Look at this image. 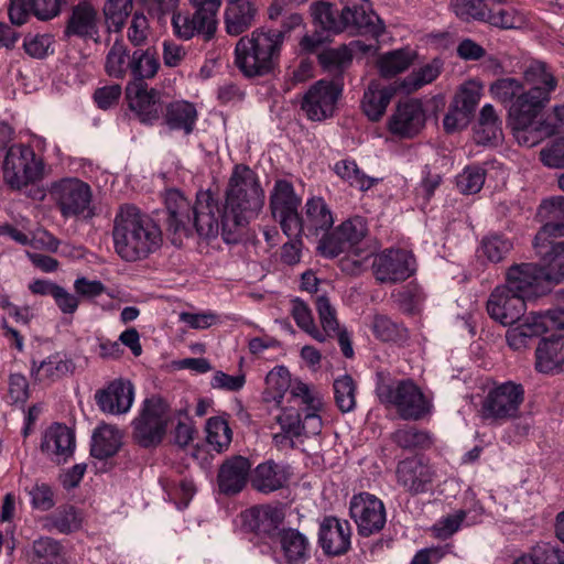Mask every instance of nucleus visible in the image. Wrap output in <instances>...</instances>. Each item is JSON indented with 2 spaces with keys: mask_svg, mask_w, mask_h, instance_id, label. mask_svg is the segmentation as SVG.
Returning a JSON list of instances; mask_svg holds the SVG:
<instances>
[{
  "mask_svg": "<svg viewBox=\"0 0 564 564\" xmlns=\"http://www.w3.org/2000/svg\"><path fill=\"white\" fill-rule=\"evenodd\" d=\"M523 78L530 88L525 89L520 79L503 77L491 83L489 91L494 99L508 108V123L518 143L532 148L545 137L540 131V123L532 126L549 104L557 80L542 62L531 63Z\"/></svg>",
  "mask_w": 564,
  "mask_h": 564,
  "instance_id": "f257e3e1",
  "label": "nucleus"
},
{
  "mask_svg": "<svg viewBox=\"0 0 564 564\" xmlns=\"http://www.w3.org/2000/svg\"><path fill=\"white\" fill-rule=\"evenodd\" d=\"M263 203L264 192L256 178H230L224 209L209 189L197 193L191 228L200 237L210 239L221 234L226 243H235L240 229L258 216Z\"/></svg>",
  "mask_w": 564,
  "mask_h": 564,
  "instance_id": "f03ea898",
  "label": "nucleus"
},
{
  "mask_svg": "<svg viewBox=\"0 0 564 564\" xmlns=\"http://www.w3.org/2000/svg\"><path fill=\"white\" fill-rule=\"evenodd\" d=\"M558 224L542 226L534 238V249L541 258L542 267L534 263H521L510 267L506 274L505 286H509L523 300L544 294L549 284H557L564 280V239L546 249L550 237L563 231Z\"/></svg>",
  "mask_w": 564,
  "mask_h": 564,
  "instance_id": "7ed1b4c3",
  "label": "nucleus"
},
{
  "mask_svg": "<svg viewBox=\"0 0 564 564\" xmlns=\"http://www.w3.org/2000/svg\"><path fill=\"white\" fill-rule=\"evenodd\" d=\"M113 245L124 261H138L154 252L162 242L160 227L135 206L123 205L115 218Z\"/></svg>",
  "mask_w": 564,
  "mask_h": 564,
  "instance_id": "20e7f679",
  "label": "nucleus"
},
{
  "mask_svg": "<svg viewBox=\"0 0 564 564\" xmlns=\"http://www.w3.org/2000/svg\"><path fill=\"white\" fill-rule=\"evenodd\" d=\"M367 230L364 218H350L323 237L317 249L325 258L340 257L339 264L344 272L359 274L376 252V247L365 239Z\"/></svg>",
  "mask_w": 564,
  "mask_h": 564,
  "instance_id": "39448f33",
  "label": "nucleus"
},
{
  "mask_svg": "<svg viewBox=\"0 0 564 564\" xmlns=\"http://www.w3.org/2000/svg\"><path fill=\"white\" fill-rule=\"evenodd\" d=\"M282 34L259 28L241 36L235 47V65L248 78L263 77L274 72L280 63Z\"/></svg>",
  "mask_w": 564,
  "mask_h": 564,
  "instance_id": "423d86ee",
  "label": "nucleus"
},
{
  "mask_svg": "<svg viewBox=\"0 0 564 564\" xmlns=\"http://www.w3.org/2000/svg\"><path fill=\"white\" fill-rule=\"evenodd\" d=\"M381 403L394 409L406 421L422 420L433 412V397L413 380L380 381L376 388Z\"/></svg>",
  "mask_w": 564,
  "mask_h": 564,
  "instance_id": "0eeeda50",
  "label": "nucleus"
},
{
  "mask_svg": "<svg viewBox=\"0 0 564 564\" xmlns=\"http://www.w3.org/2000/svg\"><path fill=\"white\" fill-rule=\"evenodd\" d=\"M503 0H451L455 15L464 22H482L509 30L523 24V15L512 8L501 7Z\"/></svg>",
  "mask_w": 564,
  "mask_h": 564,
  "instance_id": "6e6552de",
  "label": "nucleus"
},
{
  "mask_svg": "<svg viewBox=\"0 0 564 564\" xmlns=\"http://www.w3.org/2000/svg\"><path fill=\"white\" fill-rule=\"evenodd\" d=\"M170 420L169 405L162 398H147L131 423L134 440L143 447L158 445L163 440Z\"/></svg>",
  "mask_w": 564,
  "mask_h": 564,
  "instance_id": "1a4fd4ad",
  "label": "nucleus"
},
{
  "mask_svg": "<svg viewBox=\"0 0 564 564\" xmlns=\"http://www.w3.org/2000/svg\"><path fill=\"white\" fill-rule=\"evenodd\" d=\"M194 13L174 14L173 28L175 34L184 40L194 35H203L206 41L214 37L217 30V12L221 0H189Z\"/></svg>",
  "mask_w": 564,
  "mask_h": 564,
  "instance_id": "9d476101",
  "label": "nucleus"
},
{
  "mask_svg": "<svg viewBox=\"0 0 564 564\" xmlns=\"http://www.w3.org/2000/svg\"><path fill=\"white\" fill-rule=\"evenodd\" d=\"M524 400L520 383L506 381L490 387L481 403V415L486 420L502 422L518 415Z\"/></svg>",
  "mask_w": 564,
  "mask_h": 564,
  "instance_id": "9b49d317",
  "label": "nucleus"
},
{
  "mask_svg": "<svg viewBox=\"0 0 564 564\" xmlns=\"http://www.w3.org/2000/svg\"><path fill=\"white\" fill-rule=\"evenodd\" d=\"M397 480L412 495L432 492L443 480L441 470L429 462L412 457L401 460L397 467Z\"/></svg>",
  "mask_w": 564,
  "mask_h": 564,
  "instance_id": "f8f14e48",
  "label": "nucleus"
},
{
  "mask_svg": "<svg viewBox=\"0 0 564 564\" xmlns=\"http://www.w3.org/2000/svg\"><path fill=\"white\" fill-rule=\"evenodd\" d=\"M301 197L294 193L293 186L285 178H280L270 198V207L275 220L289 238H299V206Z\"/></svg>",
  "mask_w": 564,
  "mask_h": 564,
  "instance_id": "ddd939ff",
  "label": "nucleus"
},
{
  "mask_svg": "<svg viewBox=\"0 0 564 564\" xmlns=\"http://www.w3.org/2000/svg\"><path fill=\"white\" fill-rule=\"evenodd\" d=\"M344 83L321 79L316 82L303 96L302 110L313 121H322L332 117L336 104L341 96Z\"/></svg>",
  "mask_w": 564,
  "mask_h": 564,
  "instance_id": "4468645a",
  "label": "nucleus"
},
{
  "mask_svg": "<svg viewBox=\"0 0 564 564\" xmlns=\"http://www.w3.org/2000/svg\"><path fill=\"white\" fill-rule=\"evenodd\" d=\"M480 96V87L476 83L468 82L460 86L443 119V128L446 133L457 132L469 124Z\"/></svg>",
  "mask_w": 564,
  "mask_h": 564,
  "instance_id": "2eb2a0df",
  "label": "nucleus"
},
{
  "mask_svg": "<svg viewBox=\"0 0 564 564\" xmlns=\"http://www.w3.org/2000/svg\"><path fill=\"white\" fill-rule=\"evenodd\" d=\"M343 18L345 31L351 34L378 39L384 32V24L369 0H345Z\"/></svg>",
  "mask_w": 564,
  "mask_h": 564,
  "instance_id": "dca6fc26",
  "label": "nucleus"
},
{
  "mask_svg": "<svg viewBox=\"0 0 564 564\" xmlns=\"http://www.w3.org/2000/svg\"><path fill=\"white\" fill-rule=\"evenodd\" d=\"M486 311L496 323L510 327L525 313V300L503 284L496 286L488 296Z\"/></svg>",
  "mask_w": 564,
  "mask_h": 564,
  "instance_id": "f3484780",
  "label": "nucleus"
},
{
  "mask_svg": "<svg viewBox=\"0 0 564 564\" xmlns=\"http://www.w3.org/2000/svg\"><path fill=\"white\" fill-rule=\"evenodd\" d=\"M373 273L380 282L395 283L409 279L415 272V260L411 251L389 249L376 257Z\"/></svg>",
  "mask_w": 564,
  "mask_h": 564,
  "instance_id": "a211bd4d",
  "label": "nucleus"
},
{
  "mask_svg": "<svg viewBox=\"0 0 564 564\" xmlns=\"http://www.w3.org/2000/svg\"><path fill=\"white\" fill-rule=\"evenodd\" d=\"M350 514L359 533L366 536L379 532L386 523V509L382 501L368 492L352 497Z\"/></svg>",
  "mask_w": 564,
  "mask_h": 564,
  "instance_id": "6ab92c4d",
  "label": "nucleus"
},
{
  "mask_svg": "<svg viewBox=\"0 0 564 564\" xmlns=\"http://www.w3.org/2000/svg\"><path fill=\"white\" fill-rule=\"evenodd\" d=\"M426 121L423 105L419 99L400 101L388 119V130L401 139H412L424 128Z\"/></svg>",
  "mask_w": 564,
  "mask_h": 564,
  "instance_id": "aec40b11",
  "label": "nucleus"
},
{
  "mask_svg": "<svg viewBox=\"0 0 564 564\" xmlns=\"http://www.w3.org/2000/svg\"><path fill=\"white\" fill-rule=\"evenodd\" d=\"M95 399L102 412L112 415L126 414L133 404L134 388L128 380H113L105 389L97 391Z\"/></svg>",
  "mask_w": 564,
  "mask_h": 564,
  "instance_id": "412c9836",
  "label": "nucleus"
},
{
  "mask_svg": "<svg viewBox=\"0 0 564 564\" xmlns=\"http://www.w3.org/2000/svg\"><path fill=\"white\" fill-rule=\"evenodd\" d=\"M126 95L130 109L143 123H153L162 113L161 93L148 85H127Z\"/></svg>",
  "mask_w": 564,
  "mask_h": 564,
  "instance_id": "4be33fe9",
  "label": "nucleus"
},
{
  "mask_svg": "<svg viewBox=\"0 0 564 564\" xmlns=\"http://www.w3.org/2000/svg\"><path fill=\"white\" fill-rule=\"evenodd\" d=\"M76 446L74 431L65 424L55 423L46 429L41 442L42 452L53 462L65 463Z\"/></svg>",
  "mask_w": 564,
  "mask_h": 564,
  "instance_id": "5701e85b",
  "label": "nucleus"
},
{
  "mask_svg": "<svg viewBox=\"0 0 564 564\" xmlns=\"http://www.w3.org/2000/svg\"><path fill=\"white\" fill-rule=\"evenodd\" d=\"M543 321L542 312L524 313L506 332L508 347L514 351L527 349L533 338L546 334V326Z\"/></svg>",
  "mask_w": 564,
  "mask_h": 564,
  "instance_id": "b1692460",
  "label": "nucleus"
},
{
  "mask_svg": "<svg viewBox=\"0 0 564 564\" xmlns=\"http://www.w3.org/2000/svg\"><path fill=\"white\" fill-rule=\"evenodd\" d=\"M299 384L308 386L299 378H292L285 366H275L265 376V388L263 391V401L282 405L286 392H290L289 402L295 405L301 401V397L293 394L295 387Z\"/></svg>",
  "mask_w": 564,
  "mask_h": 564,
  "instance_id": "393cba45",
  "label": "nucleus"
},
{
  "mask_svg": "<svg viewBox=\"0 0 564 564\" xmlns=\"http://www.w3.org/2000/svg\"><path fill=\"white\" fill-rule=\"evenodd\" d=\"M63 194L59 197L62 212L65 216L83 215L90 217V187L79 178H62L58 184Z\"/></svg>",
  "mask_w": 564,
  "mask_h": 564,
  "instance_id": "a878e982",
  "label": "nucleus"
},
{
  "mask_svg": "<svg viewBox=\"0 0 564 564\" xmlns=\"http://www.w3.org/2000/svg\"><path fill=\"white\" fill-rule=\"evenodd\" d=\"M44 163L31 147L12 145L3 160L4 176H42Z\"/></svg>",
  "mask_w": 564,
  "mask_h": 564,
  "instance_id": "bb28decb",
  "label": "nucleus"
},
{
  "mask_svg": "<svg viewBox=\"0 0 564 564\" xmlns=\"http://www.w3.org/2000/svg\"><path fill=\"white\" fill-rule=\"evenodd\" d=\"M98 24L97 9L89 1H80L70 10L63 32L64 37L94 39L98 35Z\"/></svg>",
  "mask_w": 564,
  "mask_h": 564,
  "instance_id": "cd10ccee",
  "label": "nucleus"
},
{
  "mask_svg": "<svg viewBox=\"0 0 564 564\" xmlns=\"http://www.w3.org/2000/svg\"><path fill=\"white\" fill-rule=\"evenodd\" d=\"M351 527L347 520L328 517L319 527V544L325 553L339 555L350 547Z\"/></svg>",
  "mask_w": 564,
  "mask_h": 564,
  "instance_id": "c85d7f7f",
  "label": "nucleus"
},
{
  "mask_svg": "<svg viewBox=\"0 0 564 564\" xmlns=\"http://www.w3.org/2000/svg\"><path fill=\"white\" fill-rule=\"evenodd\" d=\"M293 394L301 397V401L296 405L305 413L302 420L303 434L306 436L319 434L323 426L321 419V412L324 406L322 395L310 386L299 383Z\"/></svg>",
  "mask_w": 564,
  "mask_h": 564,
  "instance_id": "c756f323",
  "label": "nucleus"
},
{
  "mask_svg": "<svg viewBox=\"0 0 564 564\" xmlns=\"http://www.w3.org/2000/svg\"><path fill=\"white\" fill-rule=\"evenodd\" d=\"M275 541L286 564H304L311 557V542L297 529L282 528L276 532Z\"/></svg>",
  "mask_w": 564,
  "mask_h": 564,
  "instance_id": "7c9ffc66",
  "label": "nucleus"
},
{
  "mask_svg": "<svg viewBox=\"0 0 564 564\" xmlns=\"http://www.w3.org/2000/svg\"><path fill=\"white\" fill-rule=\"evenodd\" d=\"M74 369L73 359L65 352L56 351L41 361L32 360L30 376L34 381L52 383L73 373Z\"/></svg>",
  "mask_w": 564,
  "mask_h": 564,
  "instance_id": "2f4dec72",
  "label": "nucleus"
},
{
  "mask_svg": "<svg viewBox=\"0 0 564 564\" xmlns=\"http://www.w3.org/2000/svg\"><path fill=\"white\" fill-rule=\"evenodd\" d=\"M301 225L300 236H315L321 231L328 230L333 224V214L322 197H311L305 204V214L303 217L299 216Z\"/></svg>",
  "mask_w": 564,
  "mask_h": 564,
  "instance_id": "473e14b6",
  "label": "nucleus"
},
{
  "mask_svg": "<svg viewBox=\"0 0 564 564\" xmlns=\"http://www.w3.org/2000/svg\"><path fill=\"white\" fill-rule=\"evenodd\" d=\"M284 513L281 508L272 506H258L242 513L243 523L259 534L275 535L280 530Z\"/></svg>",
  "mask_w": 564,
  "mask_h": 564,
  "instance_id": "72a5a7b5",
  "label": "nucleus"
},
{
  "mask_svg": "<svg viewBox=\"0 0 564 564\" xmlns=\"http://www.w3.org/2000/svg\"><path fill=\"white\" fill-rule=\"evenodd\" d=\"M160 66L159 55L154 46L133 50L129 73L131 79L128 85L137 86L147 84L145 80L156 76Z\"/></svg>",
  "mask_w": 564,
  "mask_h": 564,
  "instance_id": "f704fd0d",
  "label": "nucleus"
},
{
  "mask_svg": "<svg viewBox=\"0 0 564 564\" xmlns=\"http://www.w3.org/2000/svg\"><path fill=\"white\" fill-rule=\"evenodd\" d=\"M354 59L352 51L345 44L337 47L323 48L317 54L322 70L332 77L330 82L344 83V75Z\"/></svg>",
  "mask_w": 564,
  "mask_h": 564,
  "instance_id": "c9c22d12",
  "label": "nucleus"
},
{
  "mask_svg": "<svg viewBox=\"0 0 564 564\" xmlns=\"http://www.w3.org/2000/svg\"><path fill=\"white\" fill-rule=\"evenodd\" d=\"M169 213L167 224L174 232L188 234L192 224V210L187 198L177 189H167L164 196Z\"/></svg>",
  "mask_w": 564,
  "mask_h": 564,
  "instance_id": "e433bc0d",
  "label": "nucleus"
},
{
  "mask_svg": "<svg viewBox=\"0 0 564 564\" xmlns=\"http://www.w3.org/2000/svg\"><path fill=\"white\" fill-rule=\"evenodd\" d=\"M250 463L247 458L238 456L228 459L218 474L219 489L225 494L239 492L247 482L250 471Z\"/></svg>",
  "mask_w": 564,
  "mask_h": 564,
  "instance_id": "4c0bfd02",
  "label": "nucleus"
},
{
  "mask_svg": "<svg viewBox=\"0 0 564 564\" xmlns=\"http://www.w3.org/2000/svg\"><path fill=\"white\" fill-rule=\"evenodd\" d=\"M257 9L249 0L230 1L225 13L226 31L238 36L246 32L254 22Z\"/></svg>",
  "mask_w": 564,
  "mask_h": 564,
  "instance_id": "58836bf2",
  "label": "nucleus"
},
{
  "mask_svg": "<svg viewBox=\"0 0 564 564\" xmlns=\"http://www.w3.org/2000/svg\"><path fill=\"white\" fill-rule=\"evenodd\" d=\"M286 481V469L271 460L259 464L251 475L252 487L265 494L279 490Z\"/></svg>",
  "mask_w": 564,
  "mask_h": 564,
  "instance_id": "ea45409f",
  "label": "nucleus"
},
{
  "mask_svg": "<svg viewBox=\"0 0 564 564\" xmlns=\"http://www.w3.org/2000/svg\"><path fill=\"white\" fill-rule=\"evenodd\" d=\"M394 91V88L380 87L376 82L369 84L361 100V109L369 120L378 121L382 118Z\"/></svg>",
  "mask_w": 564,
  "mask_h": 564,
  "instance_id": "a19ab883",
  "label": "nucleus"
},
{
  "mask_svg": "<svg viewBox=\"0 0 564 564\" xmlns=\"http://www.w3.org/2000/svg\"><path fill=\"white\" fill-rule=\"evenodd\" d=\"M474 130V139L478 144H497L502 140L501 121L492 105L487 104L481 108Z\"/></svg>",
  "mask_w": 564,
  "mask_h": 564,
  "instance_id": "79ce46f5",
  "label": "nucleus"
},
{
  "mask_svg": "<svg viewBox=\"0 0 564 564\" xmlns=\"http://www.w3.org/2000/svg\"><path fill=\"white\" fill-rule=\"evenodd\" d=\"M122 444V433L118 427L110 424L99 425L91 441V455L99 459L115 455Z\"/></svg>",
  "mask_w": 564,
  "mask_h": 564,
  "instance_id": "37998d69",
  "label": "nucleus"
},
{
  "mask_svg": "<svg viewBox=\"0 0 564 564\" xmlns=\"http://www.w3.org/2000/svg\"><path fill=\"white\" fill-rule=\"evenodd\" d=\"M294 403L290 408H283L276 416V423L281 432L273 435V442L279 447H292L294 438L303 435L302 417Z\"/></svg>",
  "mask_w": 564,
  "mask_h": 564,
  "instance_id": "c03bdc74",
  "label": "nucleus"
},
{
  "mask_svg": "<svg viewBox=\"0 0 564 564\" xmlns=\"http://www.w3.org/2000/svg\"><path fill=\"white\" fill-rule=\"evenodd\" d=\"M563 362L561 340L543 338L535 349V369L541 373H554L561 369Z\"/></svg>",
  "mask_w": 564,
  "mask_h": 564,
  "instance_id": "a18cd8bd",
  "label": "nucleus"
},
{
  "mask_svg": "<svg viewBox=\"0 0 564 564\" xmlns=\"http://www.w3.org/2000/svg\"><path fill=\"white\" fill-rule=\"evenodd\" d=\"M132 52L122 39H117L105 57V73L113 79L123 80L130 73Z\"/></svg>",
  "mask_w": 564,
  "mask_h": 564,
  "instance_id": "49530a36",
  "label": "nucleus"
},
{
  "mask_svg": "<svg viewBox=\"0 0 564 564\" xmlns=\"http://www.w3.org/2000/svg\"><path fill=\"white\" fill-rule=\"evenodd\" d=\"M31 564H66V554L62 544L48 536L35 540L28 553Z\"/></svg>",
  "mask_w": 564,
  "mask_h": 564,
  "instance_id": "de8ad7c7",
  "label": "nucleus"
},
{
  "mask_svg": "<svg viewBox=\"0 0 564 564\" xmlns=\"http://www.w3.org/2000/svg\"><path fill=\"white\" fill-rule=\"evenodd\" d=\"M197 118L193 104L187 101L170 102L165 108L164 121L171 130H183L191 133Z\"/></svg>",
  "mask_w": 564,
  "mask_h": 564,
  "instance_id": "09e8293b",
  "label": "nucleus"
},
{
  "mask_svg": "<svg viewBox=\"0 0 564 564\" xmlns=\"http://www.w3.org/2000/svg\"><path fill=\"white\" fill-rule=\"evenodd\" d=\"M415 53L409 48H400L381 55L378 59L379 73L382 77L391 78L412 64Z\"/></svg>",
  "mask_w": 564,
  "mask_h": 564,
  "instance_id": "8fccbe9b",
  "label": "nucleus"
},
{
  "mask_svg": "<svg viewBox=\"0 0 564 564\" xmlns=\"http://www.w3.org/2000/svg\"><path fill=\"white\" fill-rule=\"evenodd\" d=\"M311 14L314 24L325 31L340 33L345 31L343 10L338 14L329 2H314L311 4Z\"/></svg>",
  "mask_w": 564,
  "mask_h": 564,
  "instance_id": "3c124183",
  "label": "nucleus"
},
{
  "mask_svg": "<svg viewBox=\"0 0 564 564\" xmlns=\"http://www.w3.org/2000/svg\"><path fill=\"white\" fill-rule=\"evenodd\" d=\"M513 564H564V550L552 543H538Z\"/></svg>",
  "mask_w": 564,
  "mask_h": 564,
  "instance_id": "603ef678",
  "label": "nucleus"
},
{
  "mask_svg": "<svg viewBox=\"0 0 564 564\" xmlns=\"http://www.w3.org/2000/svg\"><path fill=\"white\" fill-rule=\"evenodd\" d=\"M206 441L217 452L227 449L232 440V431L225 415L209 417L205 426Z\"/></svg>",
  "mask_w": 564,
  "mask_h": 564,
  "instance_id": "864d4df0",
  "label": "nucleus"
},
{
  "mask_svg": "<svg viewBox=\"0 0 564 564\" xmlns=\"http://www.w3.org/2000/svg\"><path fill=\"white\" fill-rule=\"evenodd\" d=\"M132 10V0H106L102 12L108 31L121 32Z\"/></svg>",
  "mask_w": 564,
  "mask_h": 564,
  "instance_id": "5fc2aeb1",
  "label": "nucleus"
},
{
  "mask_svg": "<svg viewBox=\"0 0 564 564\" xmlns=\"http://www.w3.org/2000/svg\"><path fill=\"white\" fill-rule=\"evenodd\" d=\"M369 327L375 337L381 341H398L406 337V329L384 315H375Z\"/></svg>",
  "mask_w": 564,
  "mask_h": 564,
  "instance_id": "6e6d98bb",
  "label": "nucleus"
},
{
  "mask_svg": "<svg viewBox=\"0 0 564 564\" xmlns=\"http://www.w3.org/2000/svg\"><path fill=\"white\" fill-rule=\"evenodd\" d=\"M291 315L296 325L312 338L318 341H325L324 334L316 327L312 311L304 301L300 299L291 301Z\"/></svg>",
  "mask_w": 564,
  "mask_h": 564,
  "instance_id": "4d7b16f0",
  "label": "nucleus"
},
{
  "mask_svg": "<svg viewBox=\"0 0 564 564\" xmlns=\"http://www.w3.org/2000/svg\"><path fill=\"white\" fill-rule=\"evenodd\" d=\"M513 243L501 235H489L481 240L478 252L488 261L497 263L505 259L511 251Z\"/></svg>",
  "mask_w": 564,
  "mask_h": 564,
  "instance_id": "13d9d810",
  "label": "nucleus"
},
{
  "mask_svg": "<svg viewBox=\"0 0 564 564\" xmlns=\"http://www.w3.org/2000/svg\"><path fill=\"white\" fill-rule=\"evenodd\" d=\"M356 387L352 378L344 375L334 381V394L336 404L341 412H350L356 405Z\"/></svg>",
  "mask_w": 564,
  "mask_h": 564,
  "instance_id": "bf43d9fd",
  "label": "nucleus"
},
{
  "mask_svg": "<svg viewBox=\"0 0 564 564\" xmlns=\"http://www.w3.org/2000/svg\"><path fill=\"white\" fill-rule=\"evenodd\" d=\"M316 310L323 327L321 332L324 334L325 339L327 337H334L335 333L341 329L337 322L334 306L326 296L321 295L316 299Z\"/></svg>",
  "mask_w": 564,
  "mask_h": 564,
  "instance_id": "052dcab7",
  "label": "nucleus"
},
{
  "mask_svg": "<svg viewBox=\"0 0 564 564\" xmlns=\"http://www.w3.org/2000/svg\"><path fill=\"white\" fill-rule=\"evenodd\" d=\"M441 67V61L433 59L432 63H429L419 70L411 73L405 79V85L410 86L413 90L419 89L423 85L432 83L440 75Z\"/></svg>",
  "mask_w": 564,
  "mask_h": 564,
  "instance_id": "680f3d73",
  "label": "nucleus"
},
{
  "mask_svg": "<svg viewBox=\"0 0 564 564\" xmlns=\"http://www.w3.org/2000/svg\"><path fill=\"white\" fill-rule=\"evenodd\" d=\"M466 512L458 510L452 514L441 518L432 527L433 533L438 539H447L456 533L465 523Z\"/></svg>",
  "mask_w": 564,
  "mask_h": 564,
  "instance_id": "e2e57ef3",
  "label": "nucleus"
},
{
  "mask_svg": "<svg viewBox=\"0 0 564 564\" xmlns=\"http://www.w3.org/2000/svg\"><path fill=\"white\" fill-rule=\"evenodd\" d=\"M209 384L216 390L237 392L245 387L246 376L245 373L231 376L221 370H217L213 373Z\"/></svg>",
  "mask_w": 564,
  "mask_h": 564,
  "instance_id": "0e129e2a",
  "label": "nucleus"
},
{
  "mask_svg": "<svg viewBox=\"0 0 564 564\" xmlns=\"http://www.w3.org/2000/svg\"><path fill=\"white\" fill-rule=\"evenodd\" d=\"M180 322L193 329H206L219 322V316L213 311L181 312Z\"/></svg>",
  "mask_w": 564,
  "mask_h": 564,
  "instance_id": "69168bd1",
  "label": "nucleus"
},
{
  "mask_svg": "<svg viewBox=\"0 0 564 564\" xmlns=\"http://www.w3.org/2000/svg\"><path fill=\"white\" fill-rule=\"evenodd\" d=\"M149 35V22L142 12H135L128 29V40L135 47H142Z\"/></svg>",
  "mask_w": 564,
  "mask_h": 564,
  "instance_id": "338daca9",
  "label": "nucleus"
},
{
  "mask_svg": "<svg viewBox=\"0 0 564 564\" xmlns=\"http://www.w3.org/2000/svg\"><path fill=\"white\" fill-rule=\"evenodd\" d=\"M541 162L554 169H564V138H557L540 151Z\"/></svg>",
  "mask_w": 564,
  "mask_h": 564,
  "instance_id": "774afa93",
  "label": "nucleus"
}]
</instances>
